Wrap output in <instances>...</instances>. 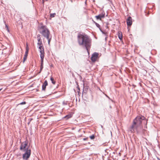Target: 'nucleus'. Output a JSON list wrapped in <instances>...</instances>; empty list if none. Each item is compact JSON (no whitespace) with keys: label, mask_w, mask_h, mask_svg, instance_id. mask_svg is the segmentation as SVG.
<instances>
[{"label":"nucleus","mask_w":160,"mask_h":160,"mask_svg":"<svg viewBox=\"0 0 160 160\" xmlns=\"http://www.w3.org/2000/svg\"><path fill=\"white\" fill-rule=\"evenodd\" d=\"M146 122L145 118L142 115L137 116L133 121V124L130 128V130L131 132H133L135 130L138 131L142 128V122Z\"/></svg>","instance_id":"obj_1"},{"label":"nucleus","mask_w":160,"mask_h":160,"mask_svg":"<svg viewBox=\"0 0 160 160\" xmlns=\"http://www.w3.org/2000/svg\"><path fill=\"white\" fill-rule=\"evenodd\" d=\"M78 42L80 45L85 47L88 52L91 45V40L86 34H80L78 36Z\"/></svg>","instance_id":"obj_2"},{"label":"nucleus","mask_w":160,"mask_h":160,"mask_svg":"<svg viewBox=\"0 0 160 160\" xmlns=\"http://www.w3.org/2000/svg\"><path fill=\"white\" fill-rule=\"evenodd\" d=\"M40 33L41 34L44 38H48V37L51 35L50 34V31L45 26L42 24L41 25L39 29Z\"/></svg>","instance_id":"obj_3"},{"label":"nucleus","mask_w":160,"mask_h":160,"mask_svg":"<svg viewBox=\"0 0 160 160\" xmlns=\"http://www.w3.org/2000/svg\"><path fill=\"white\" fill-rule=\"evenodd\" d=\"M25 153L23 154L22 158L24 159L27 160L29 158L31 154V150L27 148L25 151Z\"/></svg>","instance_id":"obj_4"},{"label":"nucleus","mask_w":160,"mask_h":160,"mask_svg":"<svg viewBox=\"0 0 160 160\" xmlns=\"http://www.w3.org/2000/svg\"><path fill=\"white\" fill-rule=\"evenodd\" d=\"M28 144V142L25 141L21 143L20 149L21 150H22L23 151H26V150L25 149Z\"/></svg>","instance_id":"obj_5"},{"label":"nucleus","mask_w":160,"mask_h":160,"mask_svg":"<svg viewBox=\"0 0 160 160\" xmlns=\"http://www.w3.org/2000/svg\"><path fill=\"white\" fill-rule=\"evenodd\" d=\"M105 16V12H102L101 14H99L98 15L95 16V17L97 20H101L102 18H104Z\"/></svg>","instance_id":"obj_6"},{"label":"nucleus","mask_w":160,"mask_h":160,"mask_svg":"<svg viewBox=\"0 0 160 160\" xmlns=\"http://www.w3.org/2000/svg\"><path fill=\"white\" fill-rule=\"evenodd\" d=\"M98 55V53L97 52L93 53L91 58V60L92 62H95L96 61Z\"/></svg>","instance_id":"obj_7"},{"label":"nucleus","mask_w":160,"mask_h":160,"mask_svg":"<svg viewBox=\"0 0 160 160\" xmlns=\"http://www.w3.org/2000/svg\"><path fill=\"white\" fill-rule=\"evenodd\" d=\"M39 51L40 53V55H44L45 52L44 47L43 45H40L39 47Z\"/></svg>","instance_id":"obj_8"},{"label":"nucleus","mask_w":160,"mask_h":160,"mask_svg":"<svg viewBox=\"0 0 160 160\" xmlns=\"http://www.w3.org/2000/svg\"><path fill=\"white\" fill-rule=\"evenodd\" d=\"M127 25L128 26H131L132 24V18L129 17L127 20Z\"/></svg>","instance_id":"obj_9"},{"label":"nucleus","mask_w":160,"mask_h":160,"mask_svg":"<svg viewBox=\"0 0 160 160\" xmlns=\"http://www.w3.org/2000/svg\"><path fill=\"white\" fill-rule=\"evenodd\" d=\"M48 85V82L47 80H45L44 82L42 84V90L45 91L46 89V86Z\"/></svg>","instance_id":"obj_10"},{"label":"nucleus","mask_w":160,"mask_h":160,"mask_svg":"<svg viewBox=\"0 0 160 160\" xmlns=\"http://www.w3.org/2000/svg\"><path fill=\"white\" fill-rule=\"evenodd\" d=\"M28 50L27 48L26 51V52H25V54L24 55V57L23 58V62H24L26 61V60L27 59V56H28Z\"/></svg>","instance_id":"obj_11"},{"label":"nucleus","mask_w":160,"mask_h":160,"mask_svg":"<svg viewBox=\"0 0 160 160\" xmlns=\"http://www.w3.org/2000/svg\"><path fill=\"white\" fill-rule=\"evenodd\" d=\"M38 45L40 46V45H42V39L41 38H39V39H38Z\"/></svg>","instance_id":"obj_12"},{"label":"nucleus","mask_w":160,"mask_h":160,"mask_svg":"<svg viewBox=\"0 0 160 160\" xmlns=\"http://www.w3.org/2000/svg\"><path fill=\"white\" fill-rule=\"evenodd\" d=\"M118 37L121 40L122 39V33L121 32H118Z\"/></svg>","instance_id":"obj_13"},{"label":"nucleus","mask_w":160,"mask_h":160,"mask_svg":"<svg viewBox=\"0 0 160 160\" xmlns=\"http://www.w3.org/2000/svg\"><path fill=\"white\" fill-rule=\"evenodd\" d=\"M94 22L95 23V24H96V26L98 27V28H99L100 29V30L102 32V33H103V34H106L105 35L106 36H107V35H106V33H104V32L103 31H102L101 30V29H100V25H99V24H98V23H97V22Z\"/></svg>","instance_id":"obj_14"},{"label":"nucleus","mask_w":160,"mask_h":160,"mask_svg":"<svg viewBox=\"0 0 160 160\" xmlns=\"http://www.w3.org/2000/svg\"><path fill=\"white\" fill-rule=\"evenodd\" d=\"M41 59V63L42 64H43V60L44 57V55H40Z\"/></svg>","instance_id":"obj_15"},{"label":"nucleus","mask_w":160,"mask_h":160,"mask_svg":"<svg viewBox=\"0 0 160 160\" xmlns=\"http://www.w3.org/2000/svg\"><path fill=\"white\" fill-rule=\"evenodd\" d=\"M46 38L48 40V43L49 45H50V42L52 39V35H51L48 37V38Z\"/></svg>","instance_id":"obj_16"},{"label":"nucleus","mask_w":160,"mask_h":160,"mask_svg":"<svg viewBox=\"0 0 160 160\" xmlns=\"http://www.w3.org/2000/svg\"><path fill=\"white\" fill-rule=\"evenodd\" d=\"M72 117V115L70 114H68L64 118H66V119L71 118Z\"/></svg>","instance_id":"obj_17"},{"label":"nucleus","mask_w":160,"mask_h":160,"mask_svg":"<svg viewBox=\"0 0 160 160\" xmlns=\"http://www.w3.org/2000/svg\"><path fill=\"white\" fill-rule=\"evenodd\" d=\"M50 80L52 81V83L53 84H55L56 82L54 80L53 78L52 77L50 78Z\"/></svg>","instance_id":"obj_18"},{"label":"nucleus","mask_w":160,"mask_h":160,"mask_svg":"<svg viewBox=\"0 0 160 160\" xmlns=\"http://www.w3.org/2000/svg\"><path fill=\"white\" fill-rule=\"evenodd\" d=\"M56 15L55 13H53L52 14H50V17L51 18H53Z\"/></svg>","instance_id":"obj_19"},{"label":"nucleus","mask_w":160,"mask_h":160,"mask_svg":"<svg viewBox=\"0 0 160 160\" xmlns=\"http://www.w3.org/2000/svg\"><path fill=\"white\" fill-rule=\"evenodd\" d=\"M90 138L91 139H93L95 138V136L94 135H92L90 136Z\"/></svg>","instance_id":"obj_20"},{"label":"nucleus","mask_w":160,"mask_h":160,"mask_svg":"<svg viewBox=\"0 0 160 160\" xmlns=\"http://www.w3.org/2000/svg\"><path fill=\"white\" fill-rule=\"evenodd\" d=\"M43 64H41L40 70L39 73L41 72V71L42 70V69L43 68Z\"/></svg>","instance_id":"obj_21"},{"label":"nucleus","mask_w":160,"mask_h":160,"mask_svg":"<svg viewBox=\"0 0 160 160\" xmlns=\"http://www.w3.org/2000/svg\"><path fill=\"white\" fill-rule=\"evenodd\" d=\"M88 87L84 86L83 87V89H84L85 90H88Z\"/></svg>","instance_id":"obj_22"},{"label":"nucleus","mask_w":160,"mask_h":160,"mask_svg":"<svg viewBox=\"0 0 160 160\" xmlns=\"http://www.w3.org/2000/svg\"><path fill=\"white\" fill-rule=\"evenodd\" d=\"M26 102H22L21 103H20L19 104H20V105H23V104H26Z\"/></svg>","instance_id":"obj_23"},{"label":"nucleus","mask_w":160,"mask_h":160,"mask_svg":"<svg viewBox=\"0 0 160 160\" xmlns=\"http://www.w3.org/2000/svg\"><path fill=\"white\" fill-rule=\"evenodd\" d=\"M39 38L40 37V34H38L37 35V38L38 39H39Z\"/></svg>","instance_id":"obj_24"},{"label":"nucleus","mask_w":160,"mask_h":160,"mask_svg":"<svg viewBox=\"0 0 160 160\" xmlns=\"http://www.w3.org/2000/svg\"><path fill=\"white\" fill-rule=\"evenodd\" d=\"M87 139H88V138H83V140L85 141V140H87Z\"/></svg>","instance_id":"obj_25"},{"label":"nucleus","mask_w":160,"mask_h":160,"mask_svg":"<svg viewBox=\"0 0 160 160\" xmlns=\"http://www.w3.org/2000/svg\"><path fill=\"white\" fill-rule=\"evenodd\" d=\"M5 25H6V27L7 28V29H8V27L7 25L6 24H5Z\"/></svg>","instance_id":"obj_26"},{"label":"nucleus","mask_w":160,"mask_h":160,"mask_svg":"<svg viewBox=\"0 0 160 160\" xmlns=\"http://www.w3.org/2000/svg\"><path fill=\"white\" fill-rule=\"evenodd\" d=\"M107 38H108V37H107V36H106V38H105V39L106 41V40H107Z\"/></svg>","instance_id":"obj_27"},{"label":"nucleus","mask_w":160,"mask_h":160,"mask_svg":"<svg viewBox=\"0 0 160 160\" xmlns=\"http://www.w3.org/2000/svg\"><path fill=\"white\" fill-rule=\"evenodd\" d=\"M110 133H111V135L112 136V132L111 131H110Z\"/></svg>","instance_id":"obj_28"},{"label":"nucleus","mask_w":160,"mask_h":160,"mask_svg":"<svg viewBox=\"0 0 160 160\" xmlns=\"http://www.w3.org/2000/svg\"><path fill=\"white\" fill-rule=\"evenodd\" d=\"M2 88L0 89V91L1 90H2Z\"/></svg>","instance_id":"obj_29"},{"label":"nucleus","mask_w":160,"mask_h":160,"mask_svg":"<svg viewBox=\"0 0 160 160\" xmlns=\"http://www.w3.org/2000/svg\"><path fill=\"white\" fill-rule=\"evenodd\" d=\"M4 23H6V22H5V21H4Z\"/></svg>","instance_id":"obj_30"},{"label":"nucleus","mask_w":160,"mask_h":160,"mask_svg":"<svg viewBox=\"0 0 160 160\" xmlns=\"http://www.w3.org/2000/svg\"><path fill=\"white\" fill-rule=\"evenodd\" d=\"M101 127H102V128L103 127H102V126H101Z\"/></svg>","instance_id":"obj_31"}]
</instances>
